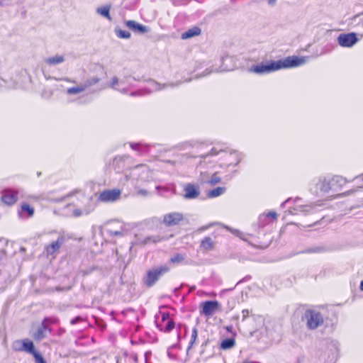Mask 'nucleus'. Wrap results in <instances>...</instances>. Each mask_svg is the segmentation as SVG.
I'll use <instances>...</instances> for the list:
<instances>
[{"label":"nucleus","mask_w":363,"mask_h":363,"mask_svg":"<svg viewBox=\"0 0 363 363\" xmlns=\"http://www.w3.org/2000/svg\"><path fill=\"white\" fill-rule=\"evenodd\" d=\"M305 62V57L292 55L277 61H267L253 65L250 68V72L257 74H264L282 69L297 67L303 65Z\"/></svg>","instance_id":"f257e3e1"},{"label":"nucleus","mask_w":363,"mask_h":363,"mask_svg":"<svg viewBox=\"0 0 363 363\" xmlns=\"http://www.w3.org/2000/svg\"><path fill=\"white\" fill-rule=\"evenodd\" d=\"M169 272V267L167 265H162L148 270L144 279L145 284L147 287L152 286L162 275Z\"/></svg>","instance_id":"f03ea898"},{"label":"nucleus","mask_w":363,"mask_h":363,"mask_svg":"<svg viewBox=\"0 0 363 363\" xmlns=\"http://www.w3.org/2000/svg\"><path fill=\"white\" fill-rule=\"evenodd\" d=\"M306 321L307 327L311 330H315L324 323L322 314L315 310L308 309L306 311L303 318Z\"/></svg>","instance_id":"7ed1b4c3"},{"label":"nucleus","mask_w":363,"mask_h":363,"mask_svg":"<svg viewBox=\"0 0 363 363\" xmlns=\"http://www.w3.org/2000/svg\"><path fill=\"white\" fill-rule=\"evenodd\" d=\"M121 194L122 190L120 189H108L99 194L97 200L101 203H113L121 199Z\"/></svg>","instance_id":"20e7f679"},{"label":"nucleus","mask_w":363,"mask_h":363,"mask_svg":"<svg viewBox=\"0 0 363 363\" xmlns=\"http://www.w3.org/2000/svg\"><path fill=\"white\" fill-rule=\"evenodd\" d=\"M200 313L206 317L212 316L220 309V303L218 301H206L200 303Z\"/></svg>","instance_id":"39448f33"},{"label":"nucleus","mask_w":363,"mask_h":363,"mask_svg":"<svg viewBox=\"0 0 363 363\" xmlns=\"http://www.w3.org/2000/svg\"><path fill=\"white\" fill-rule=\"evenodd\" d=\"M184 220V216L179 212H172L164 216L162 223L170 227L179 225Z\"/></svg>","instance_id":"423d86ee"},{"label":"nucleus","mask_w":363,"mask_h":363,"mask_svg":"<svg viewBox=\"0 0 363 363\" xmlns=\"http://www.w3.org/2000/svg\"><path fill=\"white\" fill-rule=\"evenodd\" d=\"M358 41L355 33H341L337 37L338 44L343 48H350Z\"/></svg>","instance_id":"0eeeda50"},{"label":"nucleus","mask_w":363,"mask_h":363,"mask_svg":"<svg viewBox=\"0 0 363 363\" xmlns=\"http://www.w3.org/2000/svg\"><path fill=\"white\" fill-rule=\"evenodd\" d=\"M48 323H54V320H50L49 318L43 319L41 325L39 326L36 332H35L33 335V337L35 340L40 341L43 340L46 337L47 332H51V328L47 325Z\"/></svg>","instance_id":"6e6552de"},{"label":"nucleus","mask_w":363,"mask_h":363,"mask_svg":"<svg viewBox=\"0 0 363 363\" xmlns=\"http://www.w3.org/2000/svg\"><path fill=\"white\" fill-rule=\"evenodd\" d=\"M346 179L338 175L333 176L328 181L324 180L323 183L322 189L328 191V189H335L337 186H341L346 183Z\"/></svg>","instance_id":"1a4fd4ad"},{"label":"nucleus","mask_w":363,"mask_h":363,"mask_svg":"<svg viewBox=\"0 0 363 363\" xmlns=\"http://www.w3.org/2000/svg\"><path fill=\"white\" fill-rule=\"evenodd\" d=\"M222 162L223 167H235L240 162V155L236 152H225Z\"/></svg>","instance_id":"9d476101"},{"label":"nucleus","mask_w":363,"mask_h":363,"mask_svg":"<svg viewBox=\"0 0 363 363\" xmlns=\"http://www.w3.org/2000/svg\"><path fill=\"white\" fill-rule=\"evenodd\" d=\"M184 197L186 199H194L200 195V189L199 185L191 183L186 184L184 186Z\"/></svg>","instance_id":"9b49d317"},{"label":"nucleus","mask_w":363,"mask_h":363,"mask_svg":"<svg viewBox=\"0 0 363 363\" xmlns=\"http://www.w3.org/2000/svg\"><path fill=\"white\" fill-rule=\"evenodd\" d=\"M18 193L14 190H5L2 193L1 201L6 205H13L18 200Z\"/></svg>","instance_id":"f8f14e48"},{"label":"nucleus","mask_w":363,"mask_h":363,"mask_svg":"<svg viewBox=\"0 0 363 363\" xmlns=\"http://www.w3.org/2000/svg\"><path fill=\"white\" fill-rule=\"evenodd\" d=\"M65 238L63 237H59L57 240L52 242L50 245L45 246V250L48 255H53L55 254L61 247L63 244Z\"/></svg>","instance_id":"ddd939ff"},{"label":"nucleus","mask_w":363,"mask_h":363,"mask_svg":"<svg viewBox=\"0 0 363 363\" xmlns=\"http://www.w3.org/2000/svg\"><path fill=\"white\" fill-rule=\"evenodd\" d=\"M16 342L21 343V347L16 349V350H18V351L26 352L32 355H33L35 352H38L35 350V346H34L33 342L28 339H23L21 341L18 340Z\"/></svg>","instance_id":"4468645a"},{"label":"nucleus","mask_w":363,"mask_h":363,"mask_svg":"<svg viewBox=\"0 0 363 363\" xmlns=\"http://www.w3.org/2000/svg\"><path fill=\"white\" fill-rule=\"evenodd\" d=\"M201 34V29L198 26H194L186 31L182 33L181 38L182 40H186L196 36H199Z\"/></svg>","instance_id":"2eb2a0df"},{"label":"nucleus","mask_w":363,"mask_h":363,"mask_svg":"<svg viewBox=\"0 0 363 363\" xmlns=\"http://www.w3.org/2000/svg\"><path fill=\"white\" fill-rule=\"evenodd\" d=\"M125 26L129 29H130L135 32H138V33H144L147 32V30L145 26H143V25L137 23L136 21H132V20L127 21L125 22Z\"/></svg>","instance_id":"dca6fc26"},{"label":"nucleus","mask_w":363,"mask_h":363,"mask_svg":"<svg viewBox=\"0 0 363 363\" xmlns=\"http://www.w3.org/2000/svg\"><path fill=\"white\" fill-rule=\"evenodd\" d=\"M214 241L210 237H205L203 240H201L200 243V248L203 252L211 251L214 249Z\"/></svg>","instance_id":"f3484780"},{"label":"nucleus","mask_w":363,"mask_h":363,"mask_svg":"<svg viewBox=\"0 0 363 363\" xmlns=\"http://www.w3.org/2000/svg\"><path fill=\"white\" fill-rule=\"evenodd\" d=\"M226 189L223 186H218L208 191L206 194L208 198L212 199L218 197L225 193Z\"/></svg>","instance_id":"a211bd4d"},{"label":"nucleus","mask_w":363,"mask_h":363,"mask_svg":"<svg viewBox=\"0 0 363 363\" xmlns=\"http://www.w3.org/2000/svg\"><path fill=\"white\" fill-rule=\"evenodd\" d=\"M106 354L104 352H94V355L92 357V363H105Z\"/></svg>","instance_id":"6ab92c4d"},{"label":"nucleus","mask_w":363,"mask_h":363,"mask_svg":"<svg viewBox=\"0 0 363 363\" xmlns=\"http://www.w3.org/2000/svg\"><path fill=\"white\" fill-rule=\"evenodd\" d=\"M235 345V340L234 338H227L220 343V349L223 350L233 348Z\"/></svg>","instance_id":"aec40b11"},{"label":"nucleus","mask_w":363,"mask_h":363,"mask_svg":"<svg viewBox=\"0 0 363 363\" xmlns=\"http://www.w3.org/2000/svg\"><path fill=\"white\" fill-rule=\"evenodd\" d=\"M21 213H26L28 217H33L34 215V208L27 203H23L21 205Z\"/></svg>","instance_id":"412c9836"},{"label":"nucleus","mask_w":363,"mask_h":363,"mask_svg":"<svg viewBox=\"0 0 363 363\" xmlns=\"http://www.w3.org/2000/svg\"><path fill=\"white\" fill-rule=\"evenodd\" d=\"M64 62V57L61 55H56L48 57L45 60V62L49 65L60 64Z\"/></svg>","instance_id":"4be33fe9"},{"label":"nucleus","mask_w":363,"mask_h":363,"mask_svg":"<svg viewBox=\"0 0 363 363\" xmlns=\"http://www.w3.org/2000/svg\"><path fill=\"white\" fill-rule=\"evenodd\" d=\"M96 11L101 16L106 17L108 20H111V17L110 16V14H109L110 6H101V7L98 8Z\"/></svg>","instance_id":"5701e85b"},{"label":"nucleus","mask_w":363,"mask_h":363,"mask_svg":"<svg viewBox=\"0 0 363 363\" xmlns=\"http://www.w3.org/2000/svg\"><path fill=\"white\" fill-rule=\"evenodd\" d=\"M198 337V330L196 328H194L191 331V339L189 342L188 349H191L195 344Z\"/></svg>","instance_id":"b1692460"},{"label":"nucleus","mask_w":363,"mask_h":363,"mask_svg":"<svg viewBox=\"0 0 363 363\" xmlns=\"http://www.w3.org/2000/svg\"><path fill=\"white\" fill-rule=\"evenodd\" d=\"M185 259V257L182 254H177L169 259V262L172 264H179L182 262Z\"/></svg>","instance_id":"393cba45"},{"label":"nucleus","mask_w":363,"mask_h":363,"mask_svg":"<svg viewBox=\"0 0 363 363\" xmlns=\"http://www.w3.org/2000/svg\"><path fill=\"white\" fill-rule=\"evenodd\" d=\"M85 88H86L85 86L80 85V86H77L76 87H72V88L68 89L67 92L69 94H76L83 91L85 89Z\"/></svg>","instance_id":"a878e982"},{"label":"nucleus","mask_w":363,"mask_h":363,"mask_svg":"<svg viewBox=\"0 0 363 363\" xmlns=\"http://www.w3.org/2000/svg\"><path fill=\"white\" fill-rule=\"evenodd\" d=\"M221 181L220 177L218 176V174L217 172L214 173L211 179L208 180V184L211 186H214L216 184L219 183Z\"/></svg>","instance_id":"bb28decb"},{"label":"nucleus","mask_w":363,"mask_h":363,"mask_svg":"<svg viewBox=\"0 0 363 363\" xmlns=\"http://www.w3.org/2000/svg\"><path fill=\"white\" fill-rule=\"evenodd\" d=\"M94 69H98L100 72V73L101 74V78H95V77L94 78V77H92V84L96 83V82H99L102 78H105V77L106 75V74L104 72V69L101 68L99 66L95 67Z\"/></svg>","instance_id":"cd10ccee"},{"label":"nucleus","mask_w":363,"mask_h":363,"mask_svg":"<svg viewBox=\"0 0 363 363\" xmlns=\"http://www.w3.org/2000/svg\"><path fill=\"white\" fill-rule=\"evenodd\" d=\"M174 327H175L174 321L173 320H169L164 329V332L169 333L174 328Z\"/></svg>","instance_id":"c85d7f7f"},{"label":"nucleus","mask_w":363,"mask_h":363,"mask_svg":"<svg viewBox=\"0 0 363 363\" xmlns=\"http://www.w3.org/2000/svg\"><path fill=\"white\" fill-rule=\"evenodd\" d=\"M117 36L120 38H129L130 33L128 31L119 30L116 31Z\"/></svg>","instance_id":"c756f323"},{"label":"nucleus","mask_w":363,"mask_h":363,"mask_svg":"<svg viewBox=\"0 0 363 363\" xmlns=\"http://www.w3.org/2000/svg\"><path fill=\"white\" fill-rule=\"evenodd\" d=\"M33 357H34L35 363H46L43 356L38 352H35Z\"/></svg>","instance_id":"7c9ffc66"},{"label":"nucleus","mask_w":363,"mask_h":363,"mask_svg":"<svg viewBox=\"0 0 363 363\" xmlns=\"http://www.w3.org/2000/svg\"><path fill=\"white\" fill-rule=\"evenodd\" d=\"M162 240V238L157 237H147L144 240V243L147 244L150 242H157Z\"/></svg>","instance_id":"2f4dec72"},{"label":"nucleus","mask_w":363,"mask_h":363,"mask_svg":"<svg viewBox=\"0 0 363 363\" xmlns=\"http://www.w3.org/2000/svg\"><path fill=\"white\" fill-rule=\"evenodd\" d=\"M264 216L269 218L272 220H276L277 219V213L275 211H269L264 213Z\"/></svg>","instance_id":"473e14b6"},{"label":"nucleus","mask_w":363,"mask_h":363,"mask_svg":"<svg viewBox=\"0 0 363 363\" xmlns=\"http://www.w3.org/2000/svg\"><path fill=\"white\" fill-rule=\"evenodd\" d=\"M118 84V79L116 77H114L111 79L109 86L113 88Z\"/></svg>","instance_id":"72a5a7b5"},{"label":"nucleus","mask_w":363,"mask_h":363,"mask_svg":"<svg viewBox=\"0 0 363 363\" xmlns=\"http://www.w3.org/2000/svg\"><path fill=\"white\" fill-rule=\"evenodd\" d=\"M222 150H218L216 147H213L209 153L210 155H217Z\"/></svg>","instance_id":"f704fd0d"},{"label":"nucleus","mask_w":363,"mask_h":363,"mask_svg":"<svg viewBox=\"0 0 363 363\" xmlns=\"http://www.w3.org/2000/svg\"><path fill=\"white\" fill-rule=\"evenodd\" d=\"M110 235H111V236H122L123 233L121 231H111Z\"/></svg>","instance_id":"c9c22d12"},{"label":"nucleus","mask_w":363,"mask_h":363,"mask_svg":"<svg viewBox=\"0 0 363 363\" xmlns=\"http://www.w3.org/2000/svg\"><path fill=\"white\" fill-rule=\"evenodd\" d=\"M169 317V314L168 313H162V321L168 320Z\"/></svg>","instance_id":"e433bc0d"},{"label":"nucleus","mask_w":363,"mask_h":363,"mask_svg":"<svg viewBox=\"0 0 363 363\" xmlns=\"http://www.w3.org/2000/svg\"><path fill=\"white\" fill-rule=\"evenodd\" d=\"M242 313L243 318H245L248 316L249 311L247 309L242 310Z\"/></svg>","instance_id":"4c0bfd02"},{"label":"nucleus","mask_w":363,"mask_h":363,"mask_svg":"<svg viewBox=\"0 0 363 363\" xmlns=\"http://www.w3.org/2000/svg\"><path fill=\"white\" fill-rule=\"evenodd\" d=\"M225 329H226L227 331L231 332L232 329H233V326L232 325L226 326Z\"/></svg>","instance_id":"58836bf2"},{"label":"nucleus","mask_w":363,"mask_h":363,"mask_svg":"<svg viewBox=\"0 0 363 363\" xmlns=\"http://www.w3.org/2000/svg\"><path fill=\"white\" fill-rule=\"evenodd\" d=\"M139 194H142V195H146L147 194V191L146 190H140L139 191Z\"/></svg>","instance_id":"ea45409f"},{"label":"nucleus","mask_w":363,"mask_h":363,"mask_svg":"<svg viewBox=\"0 0 363 363\" xmlns=\"http://www.w3.org/2000/svg\"><path fill=\"white\" fill-rule=\"evenodd\" d=\"M360 289L363 291V280L360 283Z\"/></svg>","instance_id":"a19ab883"},{"label":"nucleus","mask_w":363,"mask_h":363,"mask_svg":"<svg viewBox=\"0 0 363 363\" xmlns=\"http://www.w3.org/2000/svg\"><path fill=\"white\" fill-rule=\"evenodd\" d=\"M75 323H76V321H75V320H71V323H72V324H74Z\"/></svg>","instance_id":"79ce46f5"},{"label":"nucleus","mask_w":363,"mask_h":363,"mask_svg":"<svg viewBox=\"0 0 363 363\" xmlns=\"http://www.w3.org/2000/svg\"><path fill=\"white\" fill-rule=\"evenodd\" d=\"M362 180H363V174L362 175Z\"/></svg>","instance_id":"37998d69"}]
</instances>
